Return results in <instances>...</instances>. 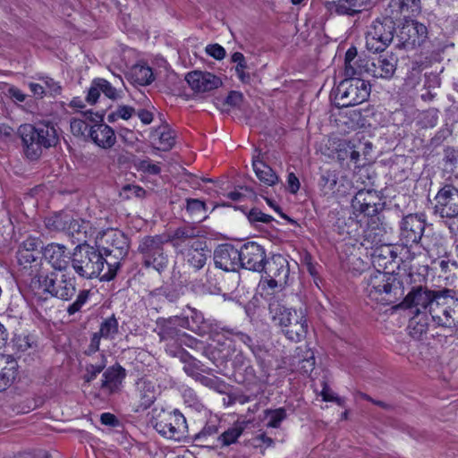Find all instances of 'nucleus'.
Masks as SVG:
<instances>
[{
  "instance_id": "37",
  "label": "nucleus",
  "mask_w": 458,
  "mask_h": 458,
  "mask_svg": "<svg viewBox=\"0 0 458 458\" xmlns=\"http://www.w3.org/2000/svg\"><path fill=\"white\" fill-rule=\"evenodd\" d=\"M89 222L74 219L71 216V221L67 225L65 233L75 238L78 242H86Z\"/></svg>"
},
{
  "instance_id": "23",
  "label": "nucleus",
  "mask_w": 458,
  "mask_h": 458,
  "mask_svg": "<svg viewBox=\"0 0 458 458\" xmlns=\"http://www.w3.org/2000/svg\"><path fill=\"white\" fill-rule=\"evenodd\" d=\"M421 11L420 0H390L386 15L394 20L417 15Z\"/></svg>"
},
{
  "instance_id": "61",
  "label": "nucleus",
  "mask_w": 458,
  "mask_h": 458,
  "mask_svg": "<svg viewBox=\"0 0 458 458\" xmlns=\"http://www.w3.org/2000/svg\"><path fill=\"white\" fill-rule=\"evenodd\" d=\"M206 52L208 55L216 60H222L225 57V49L218 44H210L207 46Z\"/></svg>"
},
{
  "instance_id": "46",
  "label": "nucleus",
  "mask_w": 458,
  "mask_h": 458,
  "mask_svg": "<svg viewBox=\"0 0 458 458\" xmlns=\"http://www.w3.org/2000/svg\"><path fill=\"white\" fill-rule=\"evenodd\" d=\"M106 366V359L104 355H101L100 360L95 364H89L86 367V373L84 375V380L88 383L94 380L97 376L103 371Z\"/></svg>"
},
{
  "instance_id": "21",
  "label": "nucleus",
  "mask_w": 458,
  "mask_h": 458,
  "mask_svg": "<svg viewBox=\"0 0 458 458\" xmlns=\"http://www.w3.org/2000/svg\"><path fill=\"white\" fill-rule=\"evenodd\" d=\"M214 262L216 267L225 271H236L241 267L240 249L230 244L219 245L214 252Z\"/></svg>"
},
{
  "instance_id": "16",
  "label": "nucleus",
  "mask_w": 458,
  "mask_h": 458,
  "mask_svg": "<svg viewBox=\"0 0 458 458\" xmlns=\"http://www.w3.org/2000/svg\"><path fill=\"white\" fill-rule=\"evenodd\" d=\"M188 324L187 318L178 316L169 317L167 318H159L156 321L154 332L159 336L160 342L165 343V348L168 344H176L183 336V332L180 327L186 328Z\"/></svg>"
},
{
  "instance_id": "18",
  "label": "nucleus",
  "mask_w": 458,
  "mask_h": 458,
  "mask_svg": "<svg viewBox=\"0 0 458 458\" xmlns=\"http://www.w3.org/2000/svg\"><path fill=\"white\" fill-rule=\"evenodd\" d=\"M241 267L254 271L262 272L267 260L265 249L253 242L244 243L240 249Z\"/></svg>"
},
{
  "instance_id": "34",
  "label": "nucleus",
  "mask_w": 458,
  "mask_h": 458,
  "mask_svg": "<svg viewBox=\"0 0 458 458\" xmlns=\"http://www.w3.org/2000/svg\"><path fill=\"white\" fill-rule=\"evenodd\" d=\"M231 62L235 64L234 70L238 79L243 83H248L250 81V73L249 72L250 66L248 64L243 54L234 52L231 56Z\"/></svg>"
},
{
  "instance_id": "57",
  "label": "nucleus",
  "mask_w": 458,
  "mask_h": 458,
  "mask_svg": "<svg viewBox=\"0 0 458 458\" xmlns=\"http://www.w3.org/2000/svg\"><path fill=\"white\" fill-rule=\"evenodd\" d=\"M248 219L251 224H268L273 221V217L271 216L263 213L259 208H252L248 214Z\"/></svg>"
},
{
  "instance_id": "25",
  "label": "nucleus",
  "mask_w": 458,
  "mask_h": 458,
  "mask_svg": "<svg viewBox=\"0 0 458 458\" xmlns=\"http://www.w3.org/2000/svg\"><path fill=\"white\" fill-rule=\"evenodd\" d=\"M43 256L55 270L63 271L71 263V253L66 247L58 243H50L43 250Z\"/></svg>"
},
{
  "instance_id": "9",
  "label": "nucleus",
  "mask_w": 458,
  "mask_h": 458,
  "mask_svg": "<svg viewBox=\"0 0 458 458\" xmlns=\"http://www.w3.org/2000/svg\"><path fill=\"white\" fill-rule=\"evenodd\" d=\"M427 225V216L424 213L408 214L399 222V242L406 248L415 247L419 245L424 250L430 252L432 249L428 245L421 242L423 233Z\"/></svg>"
},
{
  "instance_id": "47",
  "label": "nucleus",
  "mask_w": 458,
  "mask_h": 458,
  "mask_svg": "<svg viewBox=\"0 0 458 458\" xmlns=\"http://www.w3.org/2000/svg\"><path fill=\"white\" fill-rule=\"evenodd\" d=\"M145 194L146 191L142 187L134 184H126L123 186L120 191V197L123 199H130L132 197L142 199Z\"/></svg>"
},
{
  "instance_id": "54",
  "label": "nucleus",
  "mask_w": 458,
  "mask_h": 458,
  "mask_svg": "<svg viewBox=\"0 0 458 458\" xmlns=\"http://www.w3.org/2000/svg\"><path fill=\"white\" fill-rule=\"evenodd\" d=\"M39 253L38 250H19L17 252L18 262L26 267L28 264L37 261Z\"/></svg>"
},
{
  "instance_id": "8",
  "label": "nucleus",
  "mask_w": 458,
  "mask_h": 458,
  "mask_svg": "<svg viewBox=\"0 0 458 458\" xmlns=\"http://www.w3.org/2000/svg\"><path fill=\"white\" fill-rule=\"evenodd\" d=\"M370 94V84L360 78H346L337 86L335 102L339 107H348L365 102Z\"/></svg>"
},
{
  "instance_id": "20",
  "label": "nucleus",
  "mask_w": 458,
  "mask_h": 458,
  "mask_svg": "<svg viewBox=\"0 0 458 458\" xmlns=\"http://www.w3.org/2000/svg\"><path fill=\"white\" fill-rule=\"evenodd\" d=\"M372 143L369 141H361L360 140H339L338 157L344 159L348 155L352 161L357 163L362 156L365 160L371 158Z\"/></svg>"
},
{
  "instance_id": "55",
  "label": "nucleus",
  "mask_w": 458,
  "mask_h": 458,
  "mask_svg": "<svg viewBox=\"0 0 458 458\" xmlns=\"http://www.w3.org/2000/svg\"><path fill=\"white\" fill-rule=\"evenodd\" d=\"M183 336L181 337L178 344L175 345H178L180 348H182V345H186L189 348L195 349V350H204L205 344L202 341H199L193 336L188 335L187 333L183 332Z\"/></svg>"
},
{
  "instance_id": "17",
  "label": "nucleus",
  "mask_w": 458,
  "mask_h": 458,
  "mask_svg": "<svg viewBox=\"0 0 458 458\" xmlns=\"http://www.w3.org/2000/svg\"><path fill=\"white\" fill-rule=\"evenodd\" d=\"M380 197L375 190H360L352 199V214L373 217L380 209Z\"/></svg>"
},
{
  "instance_id": "2",
  "label": "nucleus",
  "mask_w": 458,
  "mask_h": 458,
  "mask_svg": "<svg viewBox=\"0 0 458 458\" xmlns=\"http://www.w3.org/2000/svg\"><path fill=\"white\" fill-rule=\"evenodd\" d=\"M201 231L190 225L176 228L167 235L177 253L182 255L186 264L194 270H200L207 263L210 250L207 242L200 236Z\"/></svg>"
},
{
  "instance_id": "35",
  "label": "nucleus",
  "mask_w": 458,
  "mask_h": 458,
  "mask_svg": "<svg viewBox=\"0 0 458 458\" xmlns=\"http://www.w3.org/2000/svg\"><path fill=\"white\" fill-rule=\"evenodd\" d=\"M371 61L368 58L359 57L352 64L344 67V74L347 78H357L365 73L371 74Z\"/></svg>"
},
{
  "instance_id": "44",
  "label": "nucleus",
  "mask_w": 458,
  "mask_h": 458,
  "mask_svg": "<svg viewBox=\"0 0 458 458\" xmlns=\"http://www.w3.org/2000/svg\"><path fill=\"white\" fill-rule=\"evenodd\" d=\"M89 290H81L76 297V300L68 305L66 311L69 316H72L80 312L82 307L88 302L89 298Z\"/></svg>"
},
{
  "instance_id": "27",
  "label": "nucleus",
  "mask_w": 458,
  "mask_h": 458,
  "mask_svg": "<svg viewBox=\"0 0 458 458\" xmlns=\"http://www.w3.org/2000/svg\"><path fill=\"white\" fill-rule=\"evenodd\" d=\"M126 377V370L119 364H114L103 373L101 388L109 394L120 390L122 383Z\"/></svg>"
},
{
  "instance_id": "56",
  "label": "nucleus",
  "mask_w": 458,
  "mask_h": 458,
  "mask_svg": "<svg viewBox=\"0 0 458 458\" xmlns=\"http://www.w3.org/2000/svg\"><path fill=\"white\" fill-rule=\"evenodd\" d=\"M186 210L191 215L200 216L206 211V204L203 201L197 199H188Z\"/></svg>"
},
{
  "instance_id": "31",
  "label": "nucleus",
  "mask_w": 458,
  "mask_h": 458,
  "mask_svg": "<svg viewBox=\"0 0 458 458\" xmlns=\"http://www.w3.org/2000/svg\"><path fill=\"white\" fill-rule=\"evenodd\" d=\"M187 309L191 311L190 318L191 325H190V322L188 321L186 328H189L200 336L208 335L214 330L215 325L211 321L206 319L200 311L189 305L187 306Z\"/></svg>"
},
{
  "instance_id": "22",
  "label": "nucleus",
  "mask_w": 458,
  "mask_h": 458,
  "mask_svg": "<svg viewBox=\"0 0 458 458\" xmlns=\"http://www.w3.org/2000/svg\"><path fill=\"white\" fill-rule=\"evenodd\" d=\"M185 80L195 92H208L222 85L221 79L208 72L193 71L188 72Z\"/></svg>"
},
{
  "instance_id": "40",
  "label": "nucleus",
  "mask_w": 458,
  "mask_h": 458,
  "mask_svg": "<svg viewBox=\"0 0 458 458\" xmlns=\"http://www.w3.org/2000/svg\"><path fill=\"white\" fill-rule=\"evenodd\" d=\"M70 221L71 215L62 212L47 217L45 223L50 231L65 233Z\"/></svg>"
},
{
  "instance_id": "13",
  "label": "nucleus",
  "mask_w": 458,
  "mask_h": 458,
  "mask_svg": "<svg viewBox=\"0 0 458 458\" xmlns=\"http://www.w3.org/2000/svg\"><path fill=\"white\" fill-rule=\"evenodd\" d=\"M153 426L161 436L174 440H180L187 431L186 420L177 410L160 411L155 417Z\"/></svg>"
},
{
  "instance_id": "64",
  "label": "nucleus",
  "mask_w": 458,
  "mask_h": 458,
  "mask_svg": "<svg viewBox=\"0 0 458 458\" xmlns=\"http://www.w3.org/2000/svg\"><path fill=\"white\" fill-rule=\"evenodd\" d=\"M301 183L294 173L291 172L287 176V190L292 194H296L300 190Z\"/></svg>"
},
{
  "instance_id": "38",
  "label": "nucleus",
  "mask_w": 458,
  "mask_h": 458,
  "mask_svg": "<svg viewBox=\"0 0 458 458\" xmlns=\"http://www.w3.org/2000/svg\"><path fill=\"white\" fill-rule=\"evenodd\" d=\"M131 77L140 85H148L154 81L152 69L144 64H135L131 70Z\"/></svg>"
},
{
  "instance_id": "29",
  "label": "nucleus",
  "mask_w": 458,
  "mask_h": 458,
  "mask_svg": "<svg viewBox=\"0 0 458 458\" xmlns=\"http://www.w3.org/2000/svg\"><path fill=\"white\" fill-rule=\"evenodd\" d=\"M18 364L11 355H0V392L12 385L17 376Z\"/></svg>"
},
{
  "instance_id": "60",
  "label": "nucleus",
  "mask_w": 458,
  "mask_h": 458,
  "mask_svg": "<svg viewBox=\"0 0 458 458\" xmlns=\"http://www.w3.org/2000/svg\"><path fill=\"white\" fill-rule=\"evenodd\" d=\"M98 84V78L94 79L91 82V85L88 90V95L86 100L88 103L93 105L95 104L98 98L100 97L101 90L99 89V85Z\"/></svg>"
},
{
  "instance_id": "53",
  "label": "nucleus",
  "mask_w": 458,
  "mask_h": 458,
  "mask_svg": "<svg viewBox=\"0 0 458 458\" xmlns=\"http://www.w3.org/2000/svg\"><path fill=\"white\" fill-rule=\"evenodd\" d=\"M203 386L222 392V388L225 386V383L217 377H207L202 374L197 376L196 379Z\"/></svg>"
},
{
  "instance_id": "39",
  "label": "nucleus",
  "mask_w": 458,
  "mask_h": 458,
  "mask_svg": "<svg viewBox=\"0 0 458 458\" xmlns=\"http://www.w3.org/2000/svg\"><path fill=\"white\" fill-rule=\"evenodd\" d=\"M333 10L339 15L353 16L360 13L362 6L355 0H337L333 2Z\"/></svg>"
},
{
  "instance_id": "7",
  "label": "nucleus",
  "mask_w": 458,
  "mask_h": 458,
  "mask_svg": "<svg viewBox=\"0 0 458 458\" xmlns=\"http://www.w3.org/2000/svg\"><path fill=\"white\" fill-rule=\"evenodd\" d=\"M165 242H170L162 235L145 236L140 241L138 252L144 267H152L159 273L166 268L168 256L164 250Z\"/></svg>"
},
{
  "instance_id": "50",
  "label": "nucleus",
  "mask_w": 458,
  "mask_h": 458,
  "mask_svg": "<svg viewBox=\"0 0 458 458\" xmlns=\"http://www.w3.org/2000/svg\"><path fill=\"white\" fill-rule=\"evenodd\" d=\"M137 169L144 174L157 175L161 173L157 164L153 163L149 158L140 159L135 163Z\"/></svg>"
},
{
  "instance_id": "6",
  "label": "nucleus",
  "mask_w": 458,
  "mask_h": 458,
  "mask_svg": "<svg viewBox=\"0 0 458 458\" xmlns=\"http://www.w3.org/2000/svg\"><path fill=\"white\" fill-rule=\"evenodd\" d=\"M431 318L436 327L453 333L458 328V292L454 289L442 288V293L436 301L431 312Z\"/></svg>"
},
{
  "instance_id": "33",
  "label": "nucleus",
  "mask_w": 458,
  "mask_h": 458,
  "mask_svg": "<svg viewBox=\"0 0 458 458\" xmlns=\"http://www.w3.org/2000/svg\"><path fill=\"white\" fill-rule=\"evenodd\" d=\"M101 252L103 255L101 281H110L116 276L120 268L121 260L123 259H116L112 253H104L103 250H101Z\"/></svg>"
},
{
  "instance_id": "10",
  "label": "nucleus",
  "mask_w": 458,
  "mask_h": 458,
  "mask_svg": "<svg viewBox=\"0 0 458 458\" xmlns=\"http://www.w3.org/2000/svg\"><path fill=\"white\" fill-rule=\"evenodd\" d=\"M433 213L452 231L458 220V189L452 184L444 185L435 197Z\"/></svg>"
},
{
  "instance_id": "14",
  "label": "nucleus",
  "mask_w": 458,
  "mask_h": 458,
  "mask_svg": "<svg viewBox=\"0 0 458 458\" xmlns=\"http://www.w3.org/2000/svg\"><path fill=\"white\" fill-rule=\"evenodd\" d=\"M428 39V28L414 20L406 21L396 32V46L399 48L415 49L427 43Z\"/></svg>"
},
{
  "instance_id": "26",
  "label": "nucleus",
  "mask_w": 458,
  "mask_h": 458,
  "mask_svg": "<svg viewBox=\"0 0 458 458\" xmlns=\"http://www.w3.org/2000/svg\"><path fill=\"white\" fill-rule=\"evenodd\" d=\"M398 58L393 53L380 55L377 62H371V75L375 78L390 79L395 72Z\"/></svg>"
},
{
  "instance_id": "49",
  "label": "nucleus",
  "mask_w": 458,
  "mask_h": 458,
  "mask_svg": "<svg viewBox=\"0 0 458 458\" xmlns=\"http://www.w3.org/2000/svg\"><path fill=\"white\" fill-rule=\"evenodd\" d=\"M163 128V131H156L158 135V140L160 144V148H158L162 149L163 151H167L173 148L174 144V137L169 129H166V127Z\"/></svg>"
},
{
  "instance_id": "42",
  "label": "nucleus",
  "mask_w": 458,
  "mask_h": 458,
  "mask_svg": "<svg viewBox=\"0 0 458 458\" xmlns=\"http://www.w3.org/2000/svg\"><path fill=\"white\" fill-rule=\"evenodd\" d=\"M338 181L335 171L326 170L320 176L319 185L325 194L334 191Z\"/></svg>"
},
{
  "instance_id": "11",
  "label": "nucleus",
  "mask_w": 458,
  "mask_h": 458,
  "mask_svg": "<svg viewBox=\"0 0 458 458\" xmlns=\"http://www.w3.org/2000/svg\"><path fill=\"white\" fill-rule=\"evenodd\" d=\"M394 19L386 17L375 21L366 33V47L373 53L384 51L394 40Z\"/></svg>"
},
{
  "instance_id": "19",
  "label": "nucleus",
  "mask_w": 458,
  "mask_h": 458,
  "mask_svg": "<svg viewBox=\"0 0 458 458\" xmlns=\"http://www.w3.org/2000/svg\"><path fill=\"white\" fill-rule=\"evenodd\" d=\"M127 236L118 230H110L104 233L98 247L104 253H112L116 259H124L129 251Z\"/></svg>"
},
{
  "instance_id": "32",
  "label": "nucleus",
  "mask_w": 458,
  "mask_h": 458,
  "mask_svg": "<svg viewBox=\"0 0 458 458\" xmlns=\"http://www.w3.org/2000/svg\"><path fill=\"white\" fill-rule=\"evenodd\" d=\"M252 166L256 176L265 185L274 186L279 182L278 175L259 157H253Z\"/></svg>"
},
{
  "instance_id": "45",
  "label": "nucleus",
  "mask_w": 458,
  "mask_h": 458,
  "mask_svg": "<svg viewBox=\"0 0 458 458\" xmlns=\"http://www.w3.org/2000/svg\"><path fill=\"white\" fill-rule=\"evenodd\" d=\"M266 416L268 419L267 423V428H277L281 422L286 418V411L284 408L276 410H266Z\"/></svg>"
},
{
  "instance_id": "30",
  "label": "nucleus",
  "mask_w": 458,
  "mask_h": 458,
  "mask_svg": "<svg viewBox=\"0 0 458 458\" xmlns=\"http://www.w3.org/2000/svg\"><path fill=\"white\" fill-rule=\"evenodd\" d=\"M89 136L98 146L109 148L116 141L114 130L104 123L96 124L89 129Z\"/></svg>"
},
{
  "instance_id": "48",
  "label": "nucleus",
  "mask_w": 458,
  "mask_h": 458,
  "mask_svg": "<svg viewBox=\"0 0 458 458\" xmlns=\"http://www.w3.org/2000/svg\"><path fill=\"white\" fill-rule=\"evenodd\" d=\"M410 335L413 338H420L423 334H425L428 330V323L426 321H422L421 318H419V314L412 318L409 325Z\"/></svg>"
},
{
  "instance_id": "1",
  "label": "nucleus",
  "mask_w": 458,
  "mask_h": 458,
  "mask_svg": "<svg viewBox=\"0 0 458 458\" xmlns=\"http://www.w3.org/2000/svg\"><path fill=\"white\" fill-rule=\"evenodd\" d=\"M409 256L403 263V268L398 267L394 273L374 271L366 280L365 292L369 299L383 305H391L403 299L404 308L414 309L417 314L428 312L431 316L436 301L442 293V288L431 290L427 283V267L414 270V265H409L416 256L415 251L408 250Z\"/></svg>"
},
{
  "instance_id": "62",
  "label": "nucleus",
  "mask_w": 458,
  "mask_h": 458,
  "mask_svg": "<svg viewBox=\"0 0 458 458\" xmlns=\"http://www.w3.org/2000/svg\"><path fill=\"white\" fill-rule=\"evenodd\" d=\"M243 101L242 93L235 90H232L229 92L228 96L225 100V104L232 106V107H240L241 104Z\"/></svg>"
},
{
  "instance_id": "28",
  "label": "nucleus",
  "mask_w": 458,
  "mask_h": 458,
  "mask_svg": "<svg viewBox=\"0 0 458 458\" xmlns=\"http://www.w3.org/2000/svg\"><path fill=\"white\" fill-rule=\"evenodd\" d=\"M136 395L139 406L142 410L149 408L157 396L156 384L147 378H140L136 383Z\"/></svg>"
},
{
  "instance_id": "12",
  "label": "nucleus",
  "mask_w": 458,
  "mask_h": 458,
  "mask_svg": "<svg viewBox=\"0 0 458 458\" xmlns=\"http://www.w3.org/2000/svg\"><path fill=\"white\" fill-rule=\"evenodd\" d=\"M38 283L43 292L63 301L71 300L76 293L75 278L66 274L51 272L40 276Z\"/></svg>"
},
{
  "instance_id": "36",
  "label": "nucleus",
  "mask_w": 458,
  "mask_h": 458,
  "mask_svg": "<svg viewBox=\"0 0 458 458\" xmlns=\"http://www.w3.org/2000/svg\"><path fill=\"white\" fill-rule=\"evenodd\" d=\"M296 352L299 359L297 362L300 370L304 374L312 372L315 368L314 352L307 347L304 350L301 347H298Z\"/></svg>"
},
{
  "instance_id": "51",
  "label": "nucleus",
  "mask_w": 458,
  "mask_h": 458,
  "mask_svg": "<svg viewBox=\"0 0 458 458\" xmlns=\"http://www.w3.org/2000/svg\"><path fill=\"white\" fill-rule=\"evenodd\" d=\"M437 122L438 111L434 108L423 112L420 118V123L424 128H433L437 124Z\"/></svg>"
},
{
  "instance_id": "24",
  "label": "nucleus",
  "mask_w": 458,
  "mask_h": 458,
  "mask_svg": "<svg viewBox=\"0 0 458 458\" xmlns=\"http://www.w3.org/2000/svg\"><path fill=\"white\" fill-rule=\"evenodd\" d=\"M166 352L173 357L178 358L184 364L183 370L185 373L194 379H196L197 376L200 374V371H206V369H202L203 364L199 360L191 356L183 348H180L178 345L168 344L166 347Z\"/></svg>"
},
{
  "instance_id": "59",
  "label": "nucleus",
  "mask_w": 458,
  "mask_h": 458,
  "mask_svg": "<svg viewBox=\"0 0 458 458\" xmlns=\"http://www.w3.org/2000/svg\"><path fill=\"white\" fill-rule=\"evenodd\" d=\"M225 331L228 335H231L233 337L234 341H239L244 344L248 348L250 347V345H251V343L253 342L252 338L250 335L242 331H238L235 329H225Z\"/></svg>"
},
{
  "instance_id": "63",
  "label": "nucleus",
  "mask_w": 458,
  "mask_h": 458,
  "mask_svg": "<svg viewBox=\"0 0 458 458\" xmlns=\"http://www.w3.org/2000/svg\"><path fill=\"white\" fill-rule=\"evenodd\" d=\"M15 345L18 351L26 352L33 347L34 342L31 341V338L29 335H20L15 340Z\"/></svg>"
},
{
  "instance_id": "3",
  "label": "nucleus",
  "mask_w": 458,
  "mask_h": 458,
  "mask_svg": "<svg viewBox=\"0 0 458 458\" xmlns=\"http://www.w3.org/2000/svg\"><path fill=\"white\" fill-rule=\"evenodd\" d=\"M18 134L21 139L25 155L30 159L38 158L42 148H49L58 142L56 130L49 123L22 124L18 129Z\"/></svg>"
},
{
  "instance_id": "43",
  "label": "nucleus",
  "mask_w": 458,
  "mask_h": 458,
  "mask_svg": "<svg viewBox=\"0 0 458 458\" xmlns=\"http://www.w3.org/2000/svg\"><path fill=\"white\" fill-rule=\"evenodd\" d=\"M98 332L100 335L103 336V338L113 339L118 333V322L116 318L114 316H112L105 319L101 323L100 329Z\"/></svg>"
},
{
  "instance_id": "4",
  "label": "nucleus",
  "mask_w": 458,
  "mask_h": 458,
  "mask_svg": "<svg viewBox=\"0 0 458 458\" xmlns=\"http://www.w3.org/2000/svg\"><path fill=\"white\" fill-rule=\"evenodd\" d=\"M273 322L282 328V333L290 341H302L309 330L308 319L301 310L286 308L276 301L269 304Z\"/></svg>"
},
{
  "instance_id": "58",
  "label": "nucleus",
  "mask_w": 458,
  "mask_h": 458,
  "mask_svg": "<svg viewBox=\"0 0 458 458\" xmlns=\"http://www.w3.org/2000/svg\"><path fill=\"white\" fill-rule=\"evenodd\" d=\"M135 110L133 107L129 106H120L117 110L108 115V121L114 122L115 117L122 118L123 120H128L132 116Z\"/></svg>"
},
{
  "instance_id": "41",
  "label": "nucleus",
  "mask_w": 458,
  "mask_h": 458,
  "mask_svg": "<svg viewBox=\"0 0 458 458\" xmlns=\"http://www.w3.org/2000/svg\"><path fill=\"white\" fill-rule=\"evenodd\" d=\"M244 431L242 423H235L233 427L229 428L218 437L217 441L221 446H228L237 441Z\"/></svg>"
},
{
  "instance_id": "52",
  "label": "nucleus",
  "mask_w": 458,
  "mask_h": 458,
  "mask_svg": "<svg viewBox=\"0 0 458 458\" xmlns=\"http://www.w3.org/2000/svg\"><path fill=\"white\" fill-rule=\"evenodd\" d=\"M97 85H99L101 93H103L106 98L113 100L120 98V92L108 81L98 78Z\"/></svg>"
},
{
  "instance_id": "15",
  "label": "nucleus",
  "mask_w": 458,
  "mask_h": 458,
  "mask_svg": "<svg viewBox=\"0 0 458 458\" xmlns=\"http://www.w3.org/2000/svg\"><path fill=\"white\" fill-rule=\"evenodd\" d=\"M261 273L262 283L267 284L270 289L284 287L290 274L289 263L283 255H273L267 259Z\"/></svg>"
},
{
  "instance_id": "5",
  "label": "nucleus",
  "mask_w": 458,
  "mask_h": 458,
  "mask_svg": "<svg viewBox=\"0 0 458 458\" xmlns=\"http://www.w3.org/2000/svg\"><path fill=\"white\" fill-rule=\"evenodd\" d=\"M71 266L73 271L83 279L99 278L103 272L101 250L86 242L78 244L71 253Z\"/></svg>"
}]
</instances>
